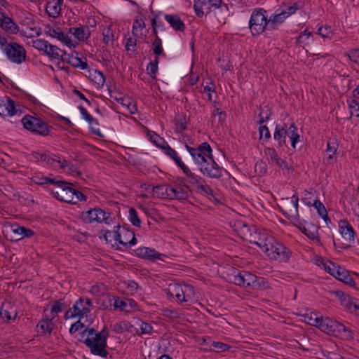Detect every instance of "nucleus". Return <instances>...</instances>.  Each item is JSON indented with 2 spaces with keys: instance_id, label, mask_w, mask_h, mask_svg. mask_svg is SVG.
Instances as JSON below:
<instances>
[{
  "instance_id": "nucleus-58",
  "label": "nucleus",
  "mask_w": 359,
  "mask_h": 359,
  "mask_svg": "<svg viewBox=\"0 0 359 359\" xmlns=\"http://www.w3.org/2000/svg\"><path fill=\"white\" fill-rule=\"evenodd\" d=\"M267 170V165L262 160L258 161L255 165V172L259 176L264 175Z\"/></svg>"
},
{
  "instance_id": "nucleus-62",
  "label": "nucleus",
  "mask_w": 359,
  "mask_h": 359,
  "mask_svg": "<svg viewBox=\"0 0 359 359\" xmlns=\"http://www.w3.org/2000/svg\"><path fill=\"white\" fill-rule=\"evenodd\" d=\"M72 194L74 195L73 201H70L72 204H76L79 201H86V196L81 191L73 188Z\"/></svg>"
},
{
  "instance_id": "nucleus-42",
  "label": "nucleus",
  "mask_w": 359,
  "mask_h": 359,
  "mask_svg": "<svg viewBox=\"0 0 359 359\" xmlns=\"http://www.w3.org/2000/svg\"><path fill=\"white\" fill-rule=\"evenodd\" d=\"M257 239L263 240L262 244L257 245L264 251V249L266 248L268 244H271L270 242L273 241V236H270L266 229H260L258 236H257Z\"/></svg>"
},
{
  "instance_id": "nucleus-46",
  "label": "nucleus",
  "mask_w": 359,
  "mask_h": 359,
  "mask_svg": "<svg viewBox=\"0 0 359 359\" xmlns=\"http://www.w3.org/2000/svg\"><path fill=\"white\" fill-rule=\"evenodd\" d=\"M269 287V285L266 278L263 277L257 276L255 275V280H254L253 287H252V290H264Z\"/></svg>"
},
{
  "instance_id": "nucleus-28",
  "label": "nucleus",
  "mask_w": 359,
  "mask_h": 359,
  "mask_svg": "<svg viewBox=\"0 0 359 359\" xmlns=\"http://www.w3.org/2000/svg\"><path fill=\"white\" fill-rule=\"evenodd\" d=\"M45 32L47 35L57 39L67 46H69L71 45V40L69 37L68 35L65 34L62 29L60 27L53 28L50 26H48L46 28Z\"/></svg>"
},
{
  "instance_id": "nucleus-64",
  "label": "nucleus",
  "mask_w": 359,
  "mask_h": 359,
  "mask_svg": "<svg viewBox=\"0 0 359 359\" xmlns=\"http://www.w3.org/2000/svg\"><path fill=\"white\" fill-rule=\"evenodd\" d=\"M126 284V289L128 294L133 295L137 292L139 285L134 280H129Z\"/></svg>"
},
{
  "instance_id": "nucleus-34",
  "label": "nucleus",
  "mask_w": 359,
  "mask_h": 359,
  "mask_svg": "<svg viewBox=\"0 0 359 359\" xmlns=\"http://www.w3.org/2000/svg\"><path fill=\"white\" fill-rule=\"evenodd\" d=\"M11 230L16 235V240H21L24 238H30L34 233L31 229L19 226L17 224L11 226Z\"/></svg>"
},
{
  "instance_id": "nucleus-48",
  "label": "nucleus",
  "mask_w": 359,
  "mask_h": 359,
  "mask_svg": "<svg viewBox=\"0 0 359 359\" xmlns=\"http://www.w3.org/2000/svg\"><path fill=\"white\" fill-rule=\"evenodd\" d=\"M32 180L35 184L39 185H44L47 184H51L54 185L55 183L57 182V178L56 177L51 178L49 177H40L37 175L34 176Z\"/></svg>"
},
{
  "instance_id": "nucleus-53",
  "label": "nucleus",
  "mask_w": 359,
  "mask_h": 359,
  "mask_svg": "<svg viewBox=\"0 0 359 359\" xmlns=\"http://www.w3.org/2000/svg\"><path fill=\"white\" fill-rule=\"evenodd\" d=\"M150 140L154 144L161 149L168 144L163 137H160L156 133L150 134Z\"/></svg>"
},
{
  "instance_id": "nucleus-13",
  "label": "nucleus",
  "mask_w": 359,
  "mask_h": 359,
  "mask_svg": "<svg viewBox=\"0 0 359 359\" xmlns=\"http://www.w3.org/2000/svg\"><path fill=\"white\" fill-rule=\"evenodd\" d=\"M185 148L190 154L193 161L198 167L205 163L206 159L212 155V148L206 142L201 143L196 148L190 147L186 144Z\"/></svg>"
},
{
  "instance_id": "nucleus-22",
  "label": "nucleus",
  "mask_w": 359,
  "mask_h": 359,
  "mask_svg": "<svg viewBox=\"0 0 359 359\" xmlns=\"http://www.w3.org/2000/svg\"><path fill=\"white\" fill-rule=\"evenodd\" d=\"M135 252L137 257L151 261L162 259V257H165V255L158 252L155 249L147 247L138 248Z\"/></svg>"
},
{
  "instance_id": "nucleus-47",
  "label": "nucleus",
  "mask_w": 359,
  "mask_h": 359,
  "mask_svg": "<svg viewBox=\"0 0 359 359\" xmlns=\"http://www.w3.org/2000/svg\"><path fill=\"white\" fill-rule=\"evenodd\" d=\"M187 121L186 118V114H182L179 115V116L175 119V131L177 133L183 132L187 126Z\"/></svg>"
},
{
  "instance_id": "nucleus-60",
  "label": "nucleus",
  "mask_w": 359,
  "mask_h": 359,
  "mask_svg": "<svg viewBox=\"0 0 359 359\" xmlns=\"http://www.w3.org/2000/svg\"><path fill=\"white\" fill-rule=\"evenodd\" d=\"M55 155H53L49 152L41 154L40 156V160L43 162H46L47 164L53 166L54 163L56 162L57 158Z\"/></svg>"
},
{
  "instance_id": "nucleus-56",
  "label": "nucleus",
  "mask_w": 359,
  "mask_h": 359,
  "mask_svg": "<svg viewBox=\"0 0 359 359\" xmlns=\"http://www.w3.org/2000/svg\"><path fill=\"white\" fill-rule=\"evenodd\" d=\"M229 346L222 342L219 341H212L211 344V346L210 348V351H213L215 352H224L229 348Z\"/></svg>"
},
{
  "instance_id": "nucleus-59",
  "label": "nucleus",
  "mask_w": 359,
  "mask_h": 359,
  "mask_svg": "<svg viewBox=\"0 0 359 359\" xmlns=\"http://www.w3.org/2000/svg\"><path fill=\"white\" fill-rule=\"evenodd\" d=\"M162 315L170 319H175L180 317V313L177 309L165 308L162 310Z\"/></svg>"
},
{
  "instance_id": "nucleus-2",
  "label": "nucleus",
  "mask_w": 359,
  "mask_h": 359,
  "mask_svg": "<svg viewBox=\"0 0 359 359\" xmlns=\"http://www.w3.org/2000/svg\"><path fill=\"white\" fill-rule=\"evenodd\" d=\"M286 137L291 141V146L295 149L296 144L299 141L298 128L294 123L277 124L274 129L273 139L277 142V148L286 145Z\"/></svg>"
},
{
  "instance_id": "nucleus-23",
  "label": "nucleus",
  "mask_w": 359,
  "mask_h": 359,
  "mask_svg": "<svg viewBox=\"0 0 359 359\" xmlns=\"http://www.w3.org/2000/svg\"><path fill=\"white\" fill-rule=\"evenodd\" d=\"M332 266L333 269L332 276L335 278L350 286L355 284L353 278L347 270L335 264H332Z\"/></svg>"
},
{
  "instance_id": "nucleus-61",
  "label": "nucleus",
  "mask_w": 359,
  "mask_h": 359,
  "mask_svg": "<svg viewBox=\"0 0 359 359\" xmlns=\"http://www.w3.org/2000/svg\"><path fill=\"white\" fill-rule=\"evenodd\" d=\"M114 304L113 306L115 309H120L121 311H128L127 309V302L121 299L119 297H113Z\"/></svg>"
},
{
  "instance_id": "nucleus-6",
  "label": "nucleus",
  "mask_w": 359,
  "mask_h": 359,
  "mask_svg": "<svg viewBox=\"0 0 359 359\" xmlns=\"http://www.w3.org/2000/svg\"><path fill=\"white\" fill-rule=\"evenodd\" d=\"M93 309L94 306L90 299L81 297L74 302L72 307L66 311L64 318L66 320L74 318H78L81 320L83 318H88Z\"/></svg>"
},
{
  "instance_id": "nucleus-4",
  "label": "nucleus",
  "mask_w": 359,
  "mask_h": 359,
  "mask_svg": "<svg viewBox=\"0 0 359 359\" xmlns=\"http://www.w3.org/2000/svg\"><path fill=\"white\" fill-rule=\"evenodd\" d=\"M183 172L186 175L184 178L185 184H188L190 189V194L194 191L203 196H213L212 188L205 183V181L201 177L192 172L187 166L183 168Z\"/></svg>"
},
{
  "instance_id": "nucleus-36",
  "label": "nucleus",
  "mask_w": 359,
  "mask_h": 359,
  "mask_svg": "<svg viewBox=\"0 0 359 359\" xmlns=\"http://www.w3.org/2000/svg\"><path fill=\"white\" fill-rule=\"evenodd\" d=\"M243 228L248 231V234H244V236L247 238L250 243L260 245L262 243L263 240L257 239V236H258V233H259V229L256 226H252L249 227L248 225H243Z\"/></svg>"
},
{
  "instance_id": "nucleus-24",
  "label": "nucleus",
  "mask_w": 359,
  "mask_h": 359,
  "mask_svg": "<svg viewBox=\"0 0 359 359\" xmlns=\"http://www.w3.org/2000/svg\"><path fill=\"white\" fill-rule=\"evenodd\" d=\"M339 229L341 235L345 241L348 242L350 244L354 242L355 232L352 226L346 219H342L339 221Z\"/></svg>"
},
{
  "instance_id": "nucleus-3",
  "label": "nucleus",
  "mask_w": 359,
  "mask_h": 359,
  "mask_svg": "<svg viewBox=\"0 0 359 359\" xmlns=\"http://www.w3.org/2000/svg\"><path fill=\"white\" fill-rule=\"evenodd\" d=\"M316 325L323 332L335 337H351V332L340 322L330 318H316ZM315 323V322L313 323Z\"/></svg>"
},
{
  "instance_id": "nucleus-18",
  "label": "nucleus",
  "mask_w": 359,
  "mask_h": 359,
  "mask_svg": "<svg viewBox=\"0 0 359 359\" xmlns=\"http://www.w3.org/2000/svg\"><path fill=\"white\" fill-rule=\"evenodd\" d=\"M198 168L203 175L210 178L217 179L222 176L223 168L215 161L212 155Z\"/></svg>"
},
{
  "instance_id": "nucleus-40",
  "label": "nucleus",
  "mask_w": 359,
  "mask_h": 359,
  "mask_svg": "<svg viewBox=\"0 0 359 359\" xmlns=\"http://www.w3.org/2000/svg\"><path fill=\"white\" fill-rule=\"evenodd\" d=\"M68 63L74 67L80 68L81 69H86L88 67L86 58H80L73 54L71 55V57H68Z\"/></svg>"
},
{
  "instance_id": "nucleus-35",
  "label": "nucleus",
  "mask_w": 359,
  "mask_h": 359,
  "mask_svg": "<svg viewBox=\"0 0 359 359\" xmlns=\"http://www.w3.org/2000/svg\"><path fill=\"white\" fill-rule=\"evenodd\" d=\"M69 32L80 41H85L90 35L89 28L86 26L70 28Z\"/></svg>"
},
{
  "instance_id": "nucleus-27",
  "label": "nucleus",
  "mask_w": 359,
  "mask_h": 359,
  "mask_svg": "<svg viewBox=\"0 0 359 359\" xmlns=\"http://www.w3.org/2000/svg\"><path fill=\"white\" fill-rule=\"evenodd\" d=\"M210 5V0H194V9L198 18H202L205 14L208 15L212 12Z\"/></svg>"
},
{
  "instance_id": "nucleus-32",
  "label": "nucleus",
  "mask_w": 359,
  "mask_h": 359,
  "mask_svg": "<svg viewBox=\"0 0 359 359\" xmlns=\"http://www.w3.org/2000/svg\"><path fill=\"white\" fill-rule=\"evenodd\" d=\"M210 5L214 9L219 10L218 16L225 20L226 17L229 15V8L226 4L222 2V0H210Z\"/></svg>"
},
{
  "instance_id": "nucleus-11",
  "label": "nucleus",
  "mask_w": 359,
  "mask_h": 359,
  "mask_svg": "<svg viewBox=\"0 0 359 359\" xmlns=\"http://www.w3.org/2000/svg\"><path fill=\"white\" fill-rule=\"evenodd\" d=\"M21 121L25 129L35 134L42 136H46L49 134L50 128L48 125L39 118L31 115H25Z\"/></svg>"
},
{
  "instance_id": "nucleus-19",
  "label": "nucleus",
  "mask_w": 359,
  "mask_h": 359,
  "mask_svg": "<svg viewBox=\"0 0 359 359\" xmlns=\"http://www.w3.org/2000/svg\"><path fill=\"white\" fill-rule=\"evenodd\" d=\"M294 224L299 228L301 232L306 236L309 239L316 242L318 245H321L320 240L318 236V226L311 223H304L300 219H298V222H294Z\"/></svg>"
},
{
  "instance_id": "nucleus-26",
  "label": "nucleus",
  "mask_w": 359,
  "mask_h": 359,
  "mask_svg": "<svg viewBox=\"0 0 359 359\" xmlns=\"http://www.w3.org/2000/svg\"><path fill=\"white\" fill-rule=\"evenodd\" d=\"M120 229V226L117 225L114 227L113 231V238L116 241H117L119 244L122 245L126 248H130L133 245L137 243V238L135 236V233L133 231H126V234L128 236H131L132 238L129 241H124L121 239V235L118 232V229Z\"/></svg>"
},
{
  "instance_id": "nucleus-1",
  "label": "nucleus",
  "mask_w": 359,
  "mask_h": 359,
  "mask_svg": "<svg viewBox=\"0 0 359 359\" xmlns=\"http://www.w3.org/2000/svg\"><path fill=\"white\" fill-rule=\"evenodd\" d=\"M109 332L105 327L97 332L94 328L86 327L79 334V341L84 344L93 355L107 358L109 352L107 350V340Z\"/></svg>"
},
{
  "instance_id": "nucleus-54",
  "label": "nucleus",
  "mask_w": 359,
  "mask_h": 359,
  "mask_svg": "<svg viewBox=\"0 0 359 359\" xmlns=\"http://www.w3.org/2000/svg\"><path fill=\"white\" fill-rule=\"evenodd\" d=\"M271 115V112L269 108H261L260 112L259 114V120L257 121V123L262 126V124L264 122L267 121L269 119Z\"/></svg>"
},
{
  "instance_id": "nucleus-29",
  "label": "nucleus",
  "mask_w": 359,
  "mask_h": 359,
  "mask_svg": "<svg viewBox=\"0 0 359 359\" xmlns=\"http://www.w3.org/2000/svg\"><path fill=\"white\" fill-rule=\"evenodd\" d=\"M53 319L54 316L43 318L36 325L37 332L41 334L50 335L55 326Z\"/></svg>"
},
{
  "instance_id": "nucleus-14",
  "label": "nucleus",
  "mask_w": 359,
  "mask_h": 359,
  "mask_svg": "<svg viewBox=\"0 0 359 359\" xmlns=\"http://www.w3.org/2000/svg\"><path fill=\"white\" fill-rule=\"evenodd\" d=\"M54 185L55 188L51 189V193L56 199L68 203L73 201V184L57 178V182Z\"/></svg>"
},
{
  "instance_id": "nucleus-9",
  "label": "nucleus",
  "mask_w": 359,
  "mask_h": 359,
  "mask_svg": "<svg viewBox=\"0 0 359 359\" xmlns=\"http://www.w3.org/2000/svg\"><path fill=\"white\" fill-rule=\"evenodd\" d=\"M266 11L264 8L255 9L249 21V27L253 36L259 35L264 32L266 25L271 24V18L267 19Z\"/></svg>"
},
{
  "instance_id": "nucleus-15",
  "label": "nucleus",
  "mask_w": 359,
  "mask_h": 359,
  "mask_svg": "<svg viewBox=\"0 0 359 359\" xmlns=\"http://www.w3.org/2000/svg\"><path fill=\"white\" fill-rule=\"evenodd\" d=\"M190 196V189L185 184L184 177L177 178L170 184V198L179 201H185Z\"/></svg>"
},
{
  "instance_id": "nucleus-37",
  "label": "nucleus",
  "mask_w": 359,
  "mask_h": 359,
  "mask_svg": "<svg viewBox=\"0 0 359 359\" xmlns=\"http://www.w3.org/2000/svg\"><path fill=\"white\" fill-rule=\"evenodd\" d=\"M162 150H163L164 153L168 156L173 160L175 164L179 166L182 170H183V168L187 167V165L182 162L181 158L178 156L177 151L171 148L168 144H167Z\"/></svg>"
},
{
  "instance_id": "nucleus-43",
  "label": "nucleus",
  "mask_w": 359,
  "mask_h": 359,
  "mask_svg": "<svg viewBox=\"0 0 359 359\" xmlns=\"http://www.w3.org/2000/svg\"><path fill=\"white\" fill-rule=\"evenodd\" d=\"M153 191L159 198H170V184L157 185L153 188Z\"/></svg>"
},
{
  "instance_id": "nucleus-49",
  "label": "nucleus",
  "mask_w": 359,
  "mask_h": 359,
  "mask_svg": "<svg viewBox=\"0 0 359 359\" xmlns=\"http://www.w3.org/2000/svg\"><path fill=\"white\" fill-rule=\"evenodd\" d=\"M152 50L154 53L157 57L159 55L165 56L162 46V41L158 36H156V37L152 41Z\"/></svg>"
},
{
  "instance_id": "nucleus-17",
  "label": "nucleus",
  "mask_w": 359,
  "mask_h": 359,
  "mask_svg": "<svg viewBox=\"0 0 359 359\" xmlns=\"http://www.w3.org/2000/svg\"><path fill=\"white\" fill-rule=\"evenodd\" d=\"M300 2H294L287 5L283 4L280 9H278L276 13L271 17V25L275 23H281L283 20L296 13V11L302 8Z\"/></svg>"
},
{
  "instance_id": "nucleus-45",
  "label": "nucleus",
  "mask_w": 359,
  "mask_h": 359,
  "mask_svg": "<svg viewBox=\"0 0 359 359\" xmlns=\"http://www.w3.org/2000/svg\"><path fill=\"white\" fill-rule=\"evenodd\" d=\"M90 77L91 81L99 86H103L106 79L104 74L97 69L90 73Z\"/></svg>"
},
{
  "instance_id": "nucleus-55",
  "label": "nucleus",
  "mask_w": 359,
  "mask_h": 359,
  "mask_svg": "<svg viewBox=\"0 0 359 359\" xmlns=\"http://www.w3.org/2000/svg\"><path fill=\"white\" fill-rule=\"evenodd\" d=\"M136 37L129 36L128 38L126 39L125 48L128 52L131 51L133 53H134L136 51Z\"/></svg>"
},
{
  "instance_id": "nucleus-33",
  "label": "nucleus",
  "mask_w": 359,
  "mask_h": 359,
  "mask_svg": "<svg viewBox=\"0 0 359 359\" xmlns=\"http://www.w3.org/2000/svg\"><path fill=\"white\" fill-rule=\"evenodd\" d=\"M0 316L6 323H9L17 317V311L11 305H2L0 309Z\"/></svg>"
},
{
  "instance_id": "nucleus-52",
  "label": "nucleus",
  "mask_w": 359,
  "mask_h": 359,
  "mask_svg": "<svg viewBox=\"0 0 359 359\" xmlns=\"http://www.w3.org/2000/svg\"><path fill=\"white\" fill-rule=\"evenodd\" d=\"M158 62H159L158 57L155 56L154 61L151 62L147 67V70L148 71V73L150 74L151 77L153 79L156 77V74L158 72Z\"/></svg>"
},
{
  "instance_id": "nucleus-5",
  "label": "nucleus",
  "mask_w": 359,
  "mask_h": 359,
  "mask_svg": "<svg viewBox=\"0 0 359 359\" xmlns=\"http://www.w3.org/2000/svg\"><path fill=\"white\" fill-rule=\"evenodd\" d=\"M165 292L168 298H175L179 304L190 302L194 296V288L189 285L170 283Z\"/></svg>"
},
{
  "instance_id": "nucleus-44",
  "label": "nucleus",
  "mask_w": 359,
  "mask_h": 359,
  "mask_svg": "<svg viewBox=\"0 0 359 359\" xmlns=\"http://www.w3.org/2000/svg\"><path fill=\"white\" fill-rule=\"evenodd\" d=\"M103 43L105 46H112L114 41V34L111 26H107L102 30Z\"/></svg>"
},
{
  "instance_id": "nucleus-30",
  "label": "nucleus",
  "mask_w": 359,
  "mask_h": 359,
  "mask_svg": "<svg viewBox=\"0 0 359 359\" xmlns=\"http://www.w3.org/2000/svg\"><path fill=\"white\" fill-rule=\"evenodd\" d=\"M18 110L15 107V102L11 98L6 100H0V116H12L17 113Z\"/></svg>"
},
{
  "instance_id": "nucleus-39",
  "label": "nucleus",
  "mask_w": 359,
  "mask_h": 359,
  "mask_svg": "<svg viewBox=\"0 0 359 359\" xmlns=\"http://www.w3.org/2000/svg\"><path fill=\"white\" fill-rule=\"evenodd\" d=\"M337 147L335 143H331L330 142L327 144V149L325 153L327 156L324 158V162L327 164H331L336 158Z\"/></svg>"
},
{
  "instance_id": "nucleus-25",
  "label": "nucleus",
  "mask_w": 359,
  "mask_h": 359,
  "mask_svg": "<svg viewBox=\"0 0 359 359\" xmlns=\"http://www.w3.org/2000/svg\"><path fill=\"white\" fill-rule=\"evenodd\" d=\"M0 27L11 34H17L20 29L12 18L1 12H0Z\"/></svg>"
},
{
  "instance_id": "nucleus-16",
  "label": "nucleus",
  "mask_w": 359,
  "mask_h": 359,
  "mask_svg": "<svg viewBox=\"0 0 359 359\" xmlns=\"http://www.w3.org/2000/svg\"><path fill=\"white\" fill-rule=\"evenodd\" d=\"M3 51L6 55L8 59L17 64H21L26 59V51L24 47L18 43L12 42L8 43Z\"/></svg>"
},
{
  "instance_id": "nucleus-31",
  "label": "nucleus",
  "mask_w": 359,
  "mask_h": 359,
  "mask_svg": "<svg viewBox=\"0 0 359 359\" xmlns=\"http://www.w3.org/2000/svg\"><path fill=\"white\" fill-rule=\"evenodd\" d=\"M164 18L175 31L184 32L185 30L186 25L179 15L165 14Z\"/></svg>"
},
{
  "instance_id": "nucleus-38",
  "label": "nucleus",
  "mask_w": 359,
  "mask_h": 359,
  "mask_svg": "<svg viewBox=\"0 0 359 359\" xmlns=\"http://www.w3.org/2000/svg\"><path fill=\"white\" fill-rule=\"evenodd\" d=\"M61 6V4L55 2V1H49L46 6V11L50 17L56 18L60 14Z\"/></svg>"
},
{
  "instance_id": "nucleus-57",
  "label": "nucleus",
  "mask_w": 359,
  "mask_h": 359,
  "mask_svg": "<svg viewBox=\"0 0 359 359\" xmlns=\"http://www.w3.org/2000/svg\"><path fill=\"white\" fill-rule=\"evenodd\" d=\"M60 52H62V50L59 48L50 44L48 46V52L46 55L52 60L55 59L60 60Z\"/></svg>"
},
{
  "instance_id": "nucleus-63",
  "label": "nucleus",
  "mask_w": 359,
  "mask_h": 359,
  "mask_svg": "<svg viewBox=\"0 0 359 359\" xmlns=\"http://www.w3.org/2000/svg\"><path fill=\"white\" fill-rule=\"evenodd\" d=\"M349 108L351 109V114L359 117V104L356 100L353 99L349 102Z\"/></svg>"
},
{
  "instance_id": "nucleus-41",
  "label": "nucleus",
  "mask_w": 359,
  "mask_h": 359,
  "mask_svg": "<svg viewBox=\"0 0 359 359\" xmlns=\"http://www.w3.org/2000/svg\"><path fill=\"white\" fill-rule=\"evenodd\" d=\"M50 306V313L52 316H54V318L59 313L67 307V304H66V303L64 302V299H62L50 302L48 306Z\"/></svg>"
},
{
  "instance_id": "nucleus-50",
  "label": "nucleus",
  "mask_w": 359,
  "mask_h": 359,
  "mask_svg": "<svg viewBox=\"0 0 359 359\" xmlns=\"http://www.w3.org/2000/svg\"><path fill=\"white\" fill-rule=\"evenodd\" d=\"M315 208L317 210L318 215L325 221L330 222V218L328 217L327 210L325 208V205L321 203L319 200H316L313 204Z\"/></svg>"
},
{
  "instance_id": "nucleus-21",
  "label": "nucleus",
  "mask_w": 359,
  "mask_h": 359,
  "mask_svg": "<svg viewBox=\"0 0 359 359\" xmlns=\"http://www.w3.org/2000/svg\"><path fill=\"white\" fill-rule=\"evenodd\" d=\"M264 152L270 164L275 165L282 169L289 168L287 163L279 156L274 148H265Z\"/></svg>"
},
{
  "instance_id": "nucleus-20",
  "label": "nucleus",
  "mask_w": 359,
  "mask_h": 359,
  "mask_svg": "<svg viewBox=\"0 0 359 359\" xmlns=\"http://www.w3.org/2000/svg\"><path fill=\"white\" fill-rule=\"evenodd\" d=\"M332 293L340 301L341 304L353 313L358 309L357 299L351 297L349 294H345L341 290L333 291Z\"/></svg>"
},
{
  "instance_id": "nucleus-7",
  "label": "nucleus",
  "mask_w": 359,
  "mask_h": 359,
  "mask_svg": "<svg viewBox=\"0 0 359 359\" xmlns=\"http://www.w3.org/2000/svg\"><path fill=\"white\" fill-rule=\"evenodd\" d=\"M226 275L229 283L251 290L253 287L254 280H255V274L247 271H241L232 266L228 269Z\"/></svg>"
},
{
  "instance_id": "nucleus-51",
  "label": "nucleus",
  "mask_w": 359,
  "mask_h": 359,
  "mask_svg": "<svg viewBox=\"0 0 359 359\" xmlns=\"http://www.w3.org/2000/svg\"><path fill=\"white\" fill-rule=\"evenodd\" d=\"M128 214V219L130 223L135 226L140 227L141 219H140L136 210L134 208H130Z\"/></svg>"
},
{
  "instance_id": "nucleus-8",
  "label": "nucleus",
  "mask_w": 359,
  "mask_h": 359,
  "mask_svg": "<svg viewBox=\"0 0 359 359\" xmlns=\"http://www.w3.org/2000/svg\"><path fill=\"white\" fill-rule=\"evenodd\" d=\"M264 249L266 255L271 259L287 262L290 259L292 252L289 248L278 242L274 237Z\"/></svg>"
},
{
  "instance_id": "nucleus-12",
  "label": "nucleus",
  "mask_w": 359,
  "mask_h": 359,
  "mask_svg": "<svg viewBox=\"0 0 359 359\" xmlns=\"http://www.w3.org/2000/svg\"><path fill=\"white\" fill-rule=\"evenodd\" d=\"M298 196L294 194L291 197L283 198L279 208L283 215L289 219L294 222H298L299 215L298 212Z\"/></svg>"
},
{
  "instance_id": "nucleus-10",
  "label": "nucleus",
  "mask_w": 359,
  "mask_h": 359,
  "mask_svg": "<svg viewBox=\"0 0 359 359\" xmlns=\"http://www.w3.org/2000/svg\"><path fill=\"white\" fill-rule=\"evenodd\" d=\"M81 219L85 223L97 222L107 224H111L114 219L109 212H106L98 207L83 212L81 213Z\"/></svg>"
}]
</instances>
